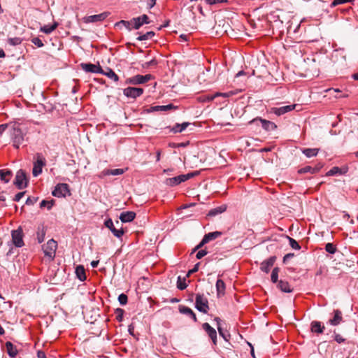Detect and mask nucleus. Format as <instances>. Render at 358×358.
I'll use <instances>...</instances> for the list:
<instances>
[{"label": "nucleus", "instance_id": "obj_61", "mask_svg": "<svg viewBox=\"0 0 358 358\" xmlns=\"http://www.w3.org/2000/svg\"><path fill=\"white\" fill-rule=\"evenodd\" d=\"M36 199H31L30 197H29L27 201H26V204L27 205H33L35 202H36Z\"/></svg>", "mask_w": 358, "mask_h": 358}, {"label": "nucleus", "instance_id": "obj_62", "mask_svg": "<svg viewBox=\"0 0 358 358\" xmlns=\"http://www.w3.org/2000/svg\"><path fill=\"white\" fill-rule=\"evenodd\" d=\"M199 173V171H196L187 173V176H188L189 179H190V178H193V177H194L196 176H198Z\"/></svg>", "mask_w": 358, "mask_h": 358}, {"label": "nucleus", "instance_id": "obj_36", "mask_svg": "<svg viewBox=\"0 0 358 358\" xmlns=\"http://www.w3.org/2000/svg\"><path fill=\"white\" fill-rule=\"evenodd\" d=\"M131 24H133V22H131V20L130 21H126V20H120V22L115 23V27H119L120 25L124 26L127 30L130 31L131 29Z\"/></svg>", "mask_w": 358, "mask_h": 358}, {"label": "nucleus", "instance_id": "obj_26", "mask_svg": "<svg viewBox=\"0 0 358 358\" xmlns=\"http://www.w3.org/2000/svg\"><path fill=\"white\" fill-rule=\"evenodd\" d=\"M278 287L283 292L286 293H290L292 292V289L290 288V286L287 281L284 280H279L278 283Z\"/></svg>", "mask_w": 358, "mask_h": 358}, {"label": "nucleus", "instance_id": "obj_3", "mask_svg": "<svg viewBox=\"0 0 358 358\" xmlns=\"http://www.w3.org/2000/svg\"><path fill=\"white\" fill-rule=\"evenodd\" d=\"M45 165V159L41 154L37 153L36 155V161L34 163V167L32 171L33 176L36 177L39 174H41L42 173V169Z\"/></svg>", "mask_w": 358, "mask_h": 358}, {"label": "nucleus", "instance_id": "obj_29", "mask_svg": "<svg viewBox=\"0 0 358 358\" xmlns=\"http://www.w3.org/2000/svg\"><path fill=\"white\" fill-rule=\"evenodd\" d=\"M226 209H227V207L224 205L216 207V208H215L213 209H211L208 212V216H215V215H217L219 214H221V213H224L226 210Z\"/></svg>", "mask_w": 358, "mask_h": 358}, {"label": "nucleus", "instance_id": "obj_23", "mask_svg": "<svg viewBox=\"0 0 358 358\" xmlns=\"http://www.w3.org/2000/svg\"><path fill=\"white\" fill-rule=\"evenodd\" d=\"M7 353L11 357H15L17 354L16 347L10 341L6 343Z\"/></svg>", "mask_w": 358, "mask_h": 358}, {"label": "nucleus", "instance_id": "obj_58", "mask_svg": "<svg viewBox=\"0 0 358 358\" xmlns=\"http://www.w3.org/2000/svg\"><path fill=\"white\" fill-rule=\"evenodd\" d=\"M217 330H218V331H219L220 335V336H222V337L225 341H228V338H227V336L224 334L223 330H222V329L221 326H218V327H217Z\"/></svg>", "mask_w": 358, "mask_h": 358}, {"label": "nucleus", "instance_id": "obj_14", "mask_svg": "<svg viewBox=\"0 0 358 358\" xmlns=\"http://www.w3.org/2000/svg\"><path fill=\"white\" fill-rule=\"evenodd\" d=\"M203 329L206 332L208 336L211 338L213 344L217 345V332L208 323L206 322L202 324Z\"/></svg>", "mask_w": 358, "mask_h": 358}, {"label": "nucleus", "instance_id": "obj_25", "mask_svg": "<svg viewBox=\"0 0 358 358\" xmlns=\"http://www.w3.org/2000/svg\"><path fill=\"white\" fill-rule=\"evenodd\" d=\"M59 24L57 22H55L52 25H44L40 28V31L46 34H49L52 33L54 30L57 29Z\"/></svg>", "mask_w": 358, "mask_h": 358}, {"label": "nucleus", "instance_id": "obj_32", "mask_svg": "<svg viewBox=\"0 0 358 358\" xmlns=\"http://www.w3.org/2000/svg\"><path fill=\"white\" fill-rule=\"evenodd\" d=\"M102 173L104 175L117 176L123 174L124 173V170L122 169H107L104 170Z\"/></svg>", "mask_w": 358, "mask_h": 358}, {"label": "nucleus", "instance_id": "obj_10", "mask_svg": "<svg viewBox=\"0 0 358 358\" xmlns=\"http://www.w3.org/2000/svg\"><path fill=\"white\" fill-rule=\"evenodd\" d=\"M109 15L110 13L103 12L100 14L87 16L84 18V22L85 23H94L97 22H101L103 21Z\"/></svg>", "mask_w": 358, "mask_h": 358}, {"label": "nucleus", "instance_id": "obj_45", "mask_svg": "<svg viewBox=\"0 0 358 358\" xmlns=\"http://www.w3.org/2000/svg\"><path fill=\"white\" fill-rule=\"evenodd\" d=\"M354 0H334L331 4V7H335L340 4H343L348 2H352Z\"/></svg>", "mask_w": 358, "mask_h": 358}, {"label": "nucleus", "instance_id": "obj_35", "mask_svg": "<svg viewBox=\"0 0 358 358\" xmlns=\"http://www.w3.org/2000/svg\"><path fill=\"white\" fill-rule=\"evenodd\" d=\"M165 183L166 185L171 186V187L180 184L179 182L178 176L167 178L165 181Z\"/></svg>", "mask_w": 358, "mask_h": 358}, {"label": "nucleus", "instance_id": "obj_22", "mask_svg": "<svg viewBox=\"0 0 358 358\" xmlns=\"http://www.w3.org/2000/svg\"><path fill=\"white\" fill-rule=\"evenodd\" d=\"M216 290L218 296H223L225 293V283L221 279H217L216 282Z\"/></svg>", "mask_w": 358, "mask_h": 358}, {"label": "nucleus", "instance_id": "obj_60", "mask_svg": "<svg viewBox=\"0 0 358 358\" xmlns=\"http://www.w3.org/2000/svg\"><path fill=\"white\" fill-rule=\"evenodd\" d=\"M292 257H294V254L293 253H288V254H287L286 255H285V257L283 258V262H286L287 260L291 259Z\"/></svg>", "mask_w": 358, "mask_h": 358}, {"label": "nucleus", "instance_id": "obj_16", "mask_svg": "<svg viewBox=\"0 0 358 358\" xmlns=\"http://www.w3.org/2000/svg\"><path fill=\"white\" fill-rule=\"evenodd\" d=\"M334 317L330 319L329 322L331 325H338L343 320L342 312L339 310H334L333 312Z\"/></svg>", "mask_w": 358, "mask_h": 358}, {"label": "nucleus", "instance_id": "obj_30", "mask_svg": "<svg viewBox=\"0 0 358 358\" xmlns=\"http://www.w3.org/2000/svg\"><path fill=\"white\" fill-rule=\"evenodd\" d=\"M318 148H304L302 150V152L307 157H315L319 152Z\"/></svg>", "mask_w": 358, "mask_h": 358}, {"label": "nucleus", "instance_id": "obj_37", "mask_svg": "<svg viewBox=\"0 0 358 358\" xmlns=\"http://www.w3.org/2000/svg\"><path fill=\"white\" fill-rule=\"evenodd\" d=\"M279 272H280V268L278 267H275L273 269L271 275V280L272 282L277 283L279 282L278 280Z\"/></svg>", "mask_w": 358, "mask_h": 358}, {"label": "nucleus", "instance_id": "obj_28", "mask_svg": "<svg viewBox=\"0 0 358 358\" xmlns=\"http://www.w3.org/2000/svg\"><path fill=\"white\" fill-rule=\"evenodd\" d=\"M76 274L80 280L84 281L86 280L85 270L83 266L80 265L76 268Z\"/></svg>", "mask_w": 358, "mask_h": 358}, {"label": "nucleus", "instance_id": "obj_49", "mask_svg": "<svg viewBox=\"0 0 358 358\" xmlns=\"http://www.w3.org/2000/svg\"><path fill=\"white\" fill-rule=\"evenodd\" d=\"M45 235V232L43 229L41 231L37 232V239L39 243H42L44 241V237Z\"/></svg>", "mask_w": 358, "mask_h": 358}, {"label": "nucleus", "instance_id": "obj_2", "mask_svg": "<svg viewBox=\"0 0 358 358\" xmlns=\"http://www.w3.org/2000/svg\"><path fill=\"white\" fill-rule=\"evenodd\" d=\"M57 248V243L53 239L49 240L43 245L44 255L49 258L50 261H52L55 259Z\"/></svg>", "mask_w": 358, "mask_h": 358}, {"label": "nucleus", "instance_id": "obj_1", "mask_svg": "<svg viewBox=\"0 0 358 358\" xmlns=\"http://www.w3.org/2000/svg\"><path fill=\"white\" fill-rule=\"evenodd\" d=\"M10 135L13 141V146L16 148H19L20 145L24 141V134L17 124L12 125L8 124V127Z\"/></svg>", "mask_w": 358, "mask_h": 358}, {"label": "nucleus", "instance_id": "obj_64", "mask_svg": "<svg viewBox=\"0 0 358 358\" xmlns=\"http://www.w3.org/2000/svg\"><path fill=\"white\" fill-rule=\"evenodd\" d=\"M322 167V164H318L315 167H313L314 169V173H317L321 169Z\"/></svg>", "mask_w": 358, "mask_h": 358}, {"label": "nucleus", "instance_id": "obj_21", "mask_svg": "<svg viewBox=\"0 0 358 358\" xmlns=\"http://www.w3.org/2000/svg\"><path fill=\"white\" fill-rule=\"evenodd\" d=\"M179 311L182 314H185L191 318L193 319L194 322H196L197 319L196 317L195 313L193 312V310L189 308V307L185 306H179Z\"/></svg>", "mask_w": 358, "mask_h": 358}, {"label": "nucleus", "instance_id": "obj_46", "mask_svg": "<svg viewBox=\"0 0 358 358\" xmlns=\"http://www.w3.org/2000/svg\"><path fill=\"white\" fill-rule=\"evenodd\" d=\"M289 241L290 246L295 250H299L301 248L299 244L294 238L289 237Z\"/></svg>", "mask_w": 358, "mask_h": 358}, {"label": "nucleus", "instance_id": "obj_43", "mask_svg": "<svg viewBox=\"0 0 358 358\" xmlns=\"http://www.w3.org/2000/svg\"><path fill=\"white\" fill-rule=\"evenodd\" d=\"M299 173H310L312 174H314V169L310 166H306L299 169Z\"/></svg>", "mask_w": 358, "mask_h": 358}, {"label": "nucleus", "instance_id": "obj_59", "mask_svg": "<svg viewBox=\"0 0 358 358\" xmlns=\"http://www.w3.org/2000/svg\"><path fill=\"white\" fill-rule=\"evenodd\" d=\"M8 124H0V136L6 131V129H8Z\"/></svg>", "mask_w": 358, "mask_h": 358}, {"label": "nucleus", "instance_id": "obj_8", "mask_svg": "<svg viewBox=\"0 0 358 358\" xmlns=\"http://www.w3.org/2000/svg\"><path fill=\"white\" fill-rule=\"evenodd\" d=\"M69 193V185L66 183L58 184L52 194L56 197H64Z\"/></svg>", "mask_w": 358, "mask_h": 358}, {"label": "nucleus", "instance_id": "obj_50", "mask_svg": "<svg viewBox=\"0 0 358 358\" xmlns=\"http://www.w3.org/2000/svg\"><path fill=\"white\" fill-rule=\"evenodd\" d=\"M116 313H117V316H116L117 320L120 322L122 321V318H123L124 310L121 308H117L116 310Z\"/></svg>", "mask_w": 358, "mask_h": 358}, {"label": "nucleus", "instance_id": "obj_34", "mask_svg": "<svg viewBox=\"0 0 358 358\" xmlns=\"http://www.w3.org/2000/svg\"><path fill=\"white\" fill-rule=\"evenodd\" d=\"M189 124V123L188 122H183L182 124H177L176 125H175L173 128V131L175 132V133H177V132H182V131H184L187 127V126Z\"/></svg>", "mask_w": 358, "mask_h": 358}, {"label": "nucleus", "instance_id": "obj_48", "mask_svg": "<svg viewBox=\"0 0 358 358\" xmlns=\"http://www.w3.org/2000/svg\"><path fill=\"white\" fill-rule=\"evenodd\" d=\"M127 296L124 294H121L118 296V301L121 305H125L127 303Z\"/></svg>", "mask_w": 358, "mask_h": 358}, {"label": "nucleus", "instance_id": "obj_24", "mask_svg": "<svg viewBox=\"0 0 358 358\" xmlns=\"http://www.w3.org/2000/svg\"><path fill=\"white\" fill-rule=\"evenodd\" d=\"M259 120L262 122V127L266 131H272L277 127L275 124L271 121L266 120L262 118H259Z\"/></svg>", "mask_w": 358, "mask_h": 358}, {"label": "nucleus", "instance_id": "obj_55", "mask_svg": "<svg viewBox=\"0 0 358 358\" xmlns=\"http://www.w3.org/2000/svg\"><path fill=\"white\" fill-rule=\"evenodd\" d=\"M24 194H25L24 192L17 193L15 196L14 201H17V202L19 201L24 196Z\"/></svg>", "mask_w": 358, "mask_h": 358}, {"label": "nucleus", "instance_id": "obj_20", "mask_svg": "<svg viewBox=\"0 0 358 358\" xmlns=\"http://www.w3.org/2000/svg\"><path fill=\"white\" fill-rule=\"evenodd\" d=\"M324 329V326L322 325L320 322L313 321L310 324V329L313 333L322 334Z\"/></svg>", "mask_w": 358, "mask_h": 358}, {"label": "nucleus", "instance_id": "obj_7", "mask_svg": "<svg viewBox=\"0 0 358 358\" xmlns=\"http://www.w3.org/2000/svg\"><path fill=\"white\" fill-rule=\"evenodd\" d=\"M152 76L150 74H146L145 76L143 75H136L131 78H128L126 80V83L131 85H139L143 84L152 79Z\"/></svg>", "mask_w": 358, "mask_h": 358}, {"label": "nucleus", "instance_id": "obj_13", "mask_svg": "<svg viewBox=\"0 0 358 358\" xmlns=\"http://www.w3.org/2000/svg\"><path fill=\"white\" fill-rule=\"evenodd\" d=\"M104 225L108 228L111 232L117 238H121L122 235L124 234V230L122 228H120V229H117L115 226L113 220L111 219H108L105 221Z\"/></svg>", "mask_w": 358, "mask_h": 358}, {"label": "nucleus", "instance_id": "obj_11", "mask_svg": "<svg viewBox=\"0 0 358 358\" xmlns=\"http://www.w3.org/2000/svg\"><path fill=\"white\" fill-rule=\"evenodd\" d=\"M131 22H133V28L135 29H140L145 24H149V17L147 15L144 14L137 17H134L131 19Z\"/></svg>", "mask_w": 358, "mask_h": 358}, {"label": "nucleus", "instance_id": "obj_12", "mask_svg": "<svg viewBox=\"0 0 358 358\" xmlns=\"http://www.w3.org/2000/svg\"><path fill=\"white\" fill-rule=\"evenodd\" d=\"M12 239L13 244L16 247L20 248L24 245L22 231L21 229H18L12 231Z\"/></svg>", "mask_w": 358, "mask_h": 358}, {"label": "nucleus", "instance_id": "obj_53", "mask_svg": "<svg viewBox=\"0 0 358 358\" xmlns=\"http://www.w3.org/2000/svg\"><path fill=\"white\" fill-rule=\"evenodd\" d=\"M157 62L155 59H152L150 60V62H145L143 65V68H148L150 66H155L157 65Z\"/></svg>", "mask_w": 358, "mask_h": 358}, {"label": "nucleus", "instance_id": "obj_6", "mask_svg": "<svg viewBox=\"0 0 358 358\" xmlns=\"http://www.w3.org/2000/svg\"><path fill=\"white\" fill-rule=\"evenodd\" d=\"M14 184L18 189H23L27 185V178L25 172L20 169L17 173L14 181Z\"/></svg>", "mask_w": 358, "mask_h": 358}, {"label": "nucleus", "instance_id": "obj_33", "mask_svg": "<svg viewBox=\"0 0 358 358\" xmlns=\"http://www.w3.org/2000/svg\"><path fill=\"white\" fill-rule=\"evenodd\" d=\"M155 32L152 31H148L145 34L139 35V36L137 38V40L139 41H146L152 38L155 36Z\"/></svg>", "mask_w": 358, "mask_h": 358}, {"label": "nucleus", "instance_id": "obj_15", "mask_svg": "<svg viewBox=\"0 0 358 358\" xmlns=\"http://www.w3.org/2000/svg\"><path fill=\"white\" fill-rule=\"evenodd\" d=\"M295 107H296V104H292V105L281 106L279 108H273L272 110L275 115H281L287 112L292 111V110H294L295 108Z\"/></svg>", "mask_w": 358, "mask_h": 358}, {"label": "nucleus", "instance_id": "obj_39", "mask_svg": "<svg viewBox=\"0 0 358 358\" xmlns=\"http://www.w3.org/2000/svg\"><path fill=\"white\" fill-rule=\"evenodd\" d=\"M22 40L20 37L9 38L8 39V43L10 45H13V46L20 45L22 43Z\"/></svg>", "mask_w": 358, "mask_h": 358}, {"label": "nucleus", "instance_id": "obj_54", "mask_svg": "<svg viewBox=\"0 0 358 358\" xmlns=\"http://www.w3.org/2000/svg\"><path fill=\"white\" fill-rule=\"evenodd\" d=\"M188 176H187V174H182V175L178 176L179 182L181 183L182 182H185V181L189 180Z\"/></svg>", "mask_w": 358, "mask_h": 358}, {"label": "nucleus", "instance_id": "obj_9", "mask_svg": "<svg viewBox=\"0 0 358 358\" xmlns=\"http://www.w3.org/2000/svg\"><path fill=\"white\" fill-rule=\"evenodd\" d=\"M143 93V89L140 87H129L123 90L124 96L129 98L136 99L141 96Z\"/></svg>", "mask_w": 358, "mask_h": 358}, {"label": "nucleus", "instance_id": "obj_40", "mask_svg": "<svg viewBox=\"0 0 358 358\" xmlns=\"http://www.w3.org/2000/svg\"><path fill=\"white\" fill-rule=\"evenodd\" d=\"M53 204H54L53 200H50V201L43 200L40 203V207L41 208L47 207V208L48 210H50L52 207Z\"/></svg>", "mask_w": 358, "mask_h": 358}, {"label": "nucleus", "instance_id": "obj_19", "mask_svg": "<svg viewBox=\"0 0 358 358\" xmlns=\"http://www.w3.org/2000/svg\"><path fill=\"white\" fill-rule=\"evenodd\" d=\"M275 261V257H271L269 259L264 261L261 264V270L265 273H268L270 271V268L273 266Z\"/></svg>", "mask_w": 358, "mask_h": 358}, {"label": "nucleus", "instance_id": "obj_17", "mask_svg": "<svg viewBox=\"0 0 358 358\" xmlns=\"http://www.w3.org/2000/svg\"><path fill=\"white\" fill-rule=\"evenodd\" d=\"M82 69L86 72L91 73H101L102 72V69L100 66H96L93 64H82Z\"/></svg>", "mask_w": 358, "mask_h": 358}, {"label": "nucleus", "instance_id": "obj_44", "mask_svg": "<svg viewBox=\"0 0 358 358\" xmlns=\"http://www.w3.org/2000/svg\"><path fill=\"white\" fill-rule=\"evenodd\" d=\"M173 106L172 104H169L166 106H157L155 107V110H162V111H166L171 108H173Z\"/></svg>", "mask_w": 358, "mask_h": 358}, {"label": "nucleus", "instance_id": "obj_38", "mask_svg": "<svg viewBox=\"0 0 358 358\" xmlns=\"http://www.w3.org/2000/svg\"><path fill=\"white\" fill-rule=\"evenodd\" d=\"M187 285L185 282V278H181V277H178V281H177V287L180 290H183L187 287Z\"/></svg>", "mask_w": 358, "mask_h": 358}, {"label": "nucleus", "instance_id": "obj_42", "mask_svg": "<svg viewBox=\"0 0 358 358\" xmlns=\"http://www.w3.org/2000/svg\"><path fill=\"white\" fill-rule=\"evenodd\" d=\"M341 173H342V171H341V169L337 166H334L327 173V176H334L336 174H341Z\"/></svg>", "mask_w": 358, "mask_h": 358}, {"label": "nucleus", "instance_id": "obj_31", "mask_svg": "<svg viewBox=\"0 0 358 358\" xmlns=\"http://www.w3.org/2000/svg\"><path fill=\"white\" fill-rule=\"evenodd\" d=\"M11 174L12 173H11L10 171L5 170V169L0 170L1 180L6 183L9 182Z\"/></svg>", "mask_w": 358, "mask_h": 358}, {"label": "nucleus", "instance_id": "obj_18", "mask_svg": "<svg viewBox=\"0 0 358 358\" xmlns=\"http://www.w3.org/2000/svg\"><path fill=\"white\" fill-rule=\"evenodd\" d=\"M136 213L133 211L122 212L120 215V220L122 222H130L134 220Z\"/></svg>", "mask_w": 358, "mask_h": 358}, {"label": "nucleus", "instance_id": "obj_52", "mask_svg": "<svg viewBox=\"0 0 358 358\" xmlns=\"http://www.w3.org/2000/svg\"><path fill=\"white\" fill-rule=\"evenodd\" d=\"M207 255V251L206 250H199L196 255V257L198 259H201L202 257H203L205 255Z\"/></svg>", "mask_w": 358, "mask_h": 358}, {"label": "nucleus", "instance_id": "obj_47", "mask_svg": "<svg viewBox=\"0 0 358 358\" xmlns=\"http://www.w3.org/2000/svg\"><path fill=\"white\" fill-rule=\"evenodd\" d=\"M31 43L38 48H41L44 45L42 41L38 37H34L31 40Z\"/></svg>", "mask_w": 358, "mask_h": 358}, {"label": "nucleus", "instance_id": "obj_63", "mask_svg": "<svg viewBox=\"0 0 358 358\" xmlns=\"http://www.w3.org/2000/svg\"><path fill=\"white\" fill-rule=\"evenodd\" d=\"M157 0H148V5L150 8H152L155 3Z\"/></svg>", "mask_w": 358, "mask_h": 358}, {"label": "nucleus", "instance_id": "obj_51", "mask_svg": "<svg viewBox=\"0 0 358 358\" xmlns=\"http://www.w3.org/2000/svg\"><path fill=\"white\" fill-rule=\"evenodd\" d=\"M334 340L338 343H344L345 339L344 338H343V336L338 334H336L334 335Z\"/></svg>", "mask_w": 358, "mask_h": 358}, {"label": "nucleus", "instance_id": "obj_27", "mask_svg": "<svg viewBox=\"0 0 358 358\" xmlns=\"http://www.w3.org/2000/svg\"><path fill=\"white\" fill-rule=\"evenodd\" d=\"M100 73L106 76L108 78L113 80L115 82L118 81L119 80L118 76L111 69L108 68L105 71L102 69V72Z\"/></svg>", "mask_w": 358, "mask_h": 358}, {"label": "nucleus", "instance_id": "obj_57", "mask_svg": "<svg viewBox=\"0 0 358 358\" xmlns=\"http://www.w3.org/2000/svg\"><path fill=\"white\" fill-rule=\"evenodd\" d=\"M227 1V0H207V2L210 5L224 3Z\"/></svg>", "mask_w": 358, "mask_h": 358}, {"label": "nucleus", "instance_id": "obj_5", "mask_svg": "<svg viewBox=\"0 0 358 358\" xmlns=\"http://www.w3.org/2000/svg\"><path fill=\"white\" fill-rule=\"evenodd\" d=\"M222 235V232L220 231H213V232H210V233H208L207 234H206L202 241L200 242V243L199 245H197L193 250L192 252H194L195 251H196L197 250H199L200 248H201L203 245L208 243L209 241H211L213 240H215L217 238H219L220 236H221Z\"/></svg>", "mask_w": 358, "mask_h": 358}, {"label": "nucleus", "instance_id": "obj_4", "mask_svg": "<svg viewBox=\"0 0 358 358\" xmlns=\"http://www.w3.org/2000/svg\"><path fill=\"white\" fill-rule=\"evenodd\" d=\"M195 305L196 309L203 313H206L209 309L208 299L201 294H196Z\"/></svg>", "mask_w": 358, "mask_h": 358}, {"label": "nucleus", "instance_id": "obj_41", "mask_svg": "<svg viewBox=\"0 0 358 358\" xmlns=\"http://www.w3.org/2000/svg\"><path fill=\"white\" fill-rule=\"evenodd\" d=\"M325 250L330 254H334L336 251V248L333 243H328L325 245Z\"/></svg>", "mask_w": 358, "mask_h": 358}, {"label": "nucleus", "instance_id": "obj_56", "mask_svg": "<svg viewBox=\"0 0 358 358\" xmlns=\"http://www.w3.org/2000/svg\"><path fill=\"white\" fill-rule=\"evenodd\" d=\"M200 263H197L194 265V268L188 271L187 275H189L191 273H194L199 270Z\"/></svg>", "mask_w": 358, "mask_h": 358}]
</instances>
